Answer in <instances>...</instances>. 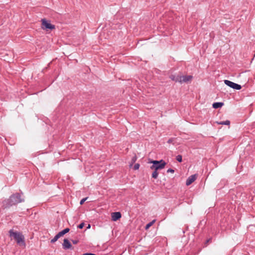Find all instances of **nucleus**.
Returning a JSON list of instances; mask_svg holds the SVG:
<instances>
[{"mask_svg": "<svg viewBox=\"0 0 255 255\" xmlns=\"http://www.w3.org/2000/svg\"><path fill=\"white\" fill-rule=\"evenodd\" d=\"M23 193H16L12 194L8 199H5L1 203V208L2 209L9 208L18 203L23 202L24 198L22 197Z\"/></svg>", "mask_w": 255, "mask_h": 255, "instance_id": "obj_1", "label": "nucleus"}, {"mask_svg": "<svg viewBox=\"0 0 255 255\" xmlns=\"http://www.w3.org/2000/svg\"><path fill=\"white\" fill-rule=\"evenodd\" d=\"M9 236L13 237L18 244L25 245L24 238L22 234L18 232H14L13 230L9 231Z\"/></svg>", "mask_w": 255, "mask_h": 255, "instance_id": "obj_2", "label": "nucleus"}, {"mask_svg": "<svg viewBox=\"0 0 255 255\" xmlns=\"http://www.w3.org/2000/svg\"><path fill=\"white\" fill-rule=\"evenodd\" d=\"M151 163L153 164V165L150 167L151 169H155L157 170L158 169H162L164 168L166 162L162 159L158 161V160H152L151 161Z\"/></svg>", "mask_w": 255, "mask_h": 255, "instance_id": "obj_3", "label": "nucleus"}, {"mask_svg": "<svg viewBox=\"0 0 255 255\" xmlns=\"http://www.w3.org/2000/svg\"><path fill=\"white\" fill-rule=\"evenodd\" d=\"M224 83L228 86L230 87V88L237 90H239L242 88V86L240 85L234 83L228 80H225Z\"/></svg>", "mask_w": 255, "mask_h": 255, "instance_id": "obj_4", "label": "nucleus"}, {"mask_svg": "<svg viewBox=\"0 0 255 255\" xmlns=\"http://www.w3.org/2000/svg\"><path fill=\"white\" fill-rule=\"evenodd\" d=\"M42 28L43 29H54L55 26L48 22L45 19H42Z\"/></svg>", "mask_w": 255, "mask_h": 255, "instance_id": "obj_5", "label": "nucleus"}, {"mask_svg": "<svg viewBox=\"0 0 255 255\" xmlns=\"http://www.w3.org/2000/svg\"><path fill=\"white\" fill-rule=\"evenodd\" d=\"M169 78L175 82H178L181 83V75H171L169 76Z\"/></svg>", "mask_w": 255, "mask_h": 255, "instance_id": "obj_6", "label": "nucleus"}, {"mask_svg": "<svg viewBox=\"0 0 255 255\" xmlns=\"http://www.w3.org/2000/svg\"><path fill=\"white\" fill-rule=\"evenodd\" d=\"M62 246L63 249L67 250L71 248L72 245L67 239H64Z\"/></svg>", "mask_w": 255, "mask_h": 255, "instance_id": "obj_7", "label": "nucleus"}, {"mask_svg": "<svg viewBox=\"0 0 255 255\" xmlns=\"http://www.w3.org/2000/svg\"><path fill=\"white\" fill-rule=\"evenodd\" d=\"M196 179V174L190 176L186 180V184L188 186L193 183Z\"/></svg>", "mask_w": 255, "mask_h": 255, "instance_id": "obj_8", "label": "nucleus"}, {"mask_svg": "<svg viewBox=\"0 0 255 255\" xmlns=\"http://www.w3.org/2000/svg\"><path fill=\"white\" fill-rule=\"evenodd\" d=\"M193 79V76L191 75H186V76H182L181 75V83H187L189 81H191Z\"/></svg>", "mask_w": 255, "mask_h": 255, "instance_id": "obj_9", "label": "nucleus"}, {"mask_svg": "<svg viewBox=\"0 0 255 255\" xmlns=\"http://www.w3.org/2000/svg\"><path fill=\"white\" fill-rule=\"evenodd\" d=\"M122 217L121 214L119 212H114L112 214V219L114 221H116Z\"/></svg>", "mask_w": 255, "mask_h": 255, "instance_id": "obj_10", "label": "nucleus"}, {"mask_svg": "<svg viewBox=\"0 0 255 255\" xmlns=\"http://www.w3.org/2000/svg\"><path fill=\"white\" fill-rule=\"evenodd\" d=\"M224 105V103L222 102H215L212 105V107L214 109H218L221 108Z\"/></svg>", "mask_w": 255, "mask_h": 255, "instance_id": "obj_11", "label": "nucleus"}, {"mask_svg": "<svg viewBox=\"0 0 255 255\" xmlns=\"http://www.w3.org/2000/svg\"><path fill=\"white\" fill-rule=\"evenodd\" d=\"M69 231H70L69 228H65V229H64L63 230L61 231L58 234L59 235V236H60V237H61L63 236V235H64L65 234H66V233H68L69 232Z\"/></svg>", "mask_w": 255, "mask_h": 255, "instance_id": "obj_12", "label": "nucleus"}, {"mask_svg": "<svg viewBox=\"0 0 255 255\" xmlns=\"http://www.w3.org/2000/svg\"><path fill=\"white\" fill-rule=\"evenodd\" d=\"M218 124L222 125H230V121L229 120H226L225 121H223L221 122H217Z\"/></svg>", "mask_w": 255, "mask_h": 255, "instance_id": "obj_13", "label": "nucleus"}, {"mask_svg": "<svg viewBox=\"0 0 255 255\" xmlns=\"http://www.w3.org/2000/svg\"><path fill=\"white\" fill-rule=\"evenodd\" d=\"M155 222V220H152L150 222L147 224L145 226V229H148L150 227H151Z\"/></svg>", "mask_w": 255, "mask_h": 255, "instance_id": "obj_14", "label": "nucleus"}, {"mask_svg": "<svg viewBox=\"0 0 255 255\" xmlns=\"http://www.w3.org/2000/svg\"><path fill=\"white\" fill-rule=\"evenodd\" d=\"M60 237V236H59V235H58V234H57L54 237L53 239H52L50 242L51 243H54L56 241H57V240Z\"/></svg>", "mask_w": 255, "mask_h": 255, "instance_id": "obj_15", "label": "nucleus"}, {"mask_svg": "<svg viewBox=\"0 0 255 255\" xmlns=\"http://www.w3.org/2000/svg\"><path fill=\"white\" fill-rule=\"evenodd\" d=\"M158 172L157 170L155 169V170L152 173V177L154 179H157L158 177Z\"/></svg>", "mask_w": 255, "mask_h": 255, "instance_id": "obj_16", "label": "nucleus"}, {"mask_svg": "<svg viewBox=\"0 0 255 255\" xmlns=\"http://www.w3.org/2000/svg\"><path fill=\"white\" fill-rule=\"evenodd\" d=\"M176 160L179 162H181L182 161V155H178L177 156H176Z\"/></svg>", "mask_w": 255, "mask_h": 255, "instance_id": "obj_17", "label": "nucleus"}, {"mask_svg": "<svg viewBox=\"0 0 255 255\" xmlns=\"http://www.w3.org/2000/svg\"><path fill=\"white\" fill-rule=\"evenodd\" d=\"M139 164L138 163H136L134 164V166H133V169L134 170H137L139 169Z\"/></svg>", "mask_w": 255, "mask_h": 255, "instance_id": "obj_18", "label": "nucleus"}, {"mask_svg": "<svg viewBox=\"0 0 255 255\" xmlns=\"http://www.w3.org/2000/svg\"><path fill=\"white\" fill-rule=\"evenodd\" d=\"M88 199V197H86L85 198H83L82 200H81L80 202V205H82L84 204V203L86 201V200Z\"/></svg>", "mask_w": 255, "mask_h": 255, "instance_id": "obj_19", "label": "nucleus"}, {"mask_svg": "<svg viewBox=\"0 0 255 255\" xmlns=\"http://www.w3.org/2000/svg\"><path fill=\"white\" fill-rule=\"evenodd\" d=\"M84 225H85V224H84V223H81V224H80L78 225V228L79 229H82V228L84 227Z\"/></svg>", "mask_w": 255, "mask_h": 255, "instance_id": "obj_20", "label": "nucleus"}, {"mask_svg": "<svg viewBox=\"0 0 255 255\" xmlns=\"http://www.w3.org/2000/svg\"><path fill=\"white\" fill-rule=\"evenodd\" d=\"M167 173L171 172V173H173L174 172V170H173L171 168H169L167 170Z\"/></svg>", "mask_w": 255, "mask_h": 255, "instance_id": "obj_21", "label": "nucleus"}, {"mask_svg": "<svg viewBox=\"0 0 255 255\" xmlns=\"http://www.w3.org/2000/svg\"><path fill=\"white\" fill-rule=\"evenodd\" d=\"M78 240H72V242L73 244H77L78 243Z\"/></svg>", "mask_w": 255, "mask_h": 255, "instance_id": "obj_22", "label": "nucleus"}, {"mask_svg": "<svg viewBox=\"0 0 255 255\" xmlns=\"http://www.w3.org/2000/svg\"><path fill=\"white\" fill-rule=\"evenodd\" d=\"M136 160V156H134L132 158V163H134Z\"/></svg>", "mask_w": 255, "mask_h": 255, "instance_id": "obj_23", "label": "nucleus"}, {"mask_svg": "<svg viewBox=\"0 0 255 255\" xmlns=\"http://www.w3.org/2000/svg\"><path fill=\"white\" fill-rule=\"evenodd\" d=\"M173 141V138H170L167 141V143H172V142Z\"/></svg>", "mask_w": 255, "mask_h": 255, "instance_id": "obj_24", "label": "nucleus"}, {"mask_svg": "<svg viewBox=\"0 0 255 255\" xmlns=\"http://www.w3.org/2000/svg\"><path fill=\"white\" fill-rule=\"evenodd\" d=\"M90 228H91V225L90 224H89L87 227V229H90Z\"/></svg>", "mask_w": 255, "mask_h": 255, "instance_id": "obj_25", "label": "nucleus"}]
</instances>
